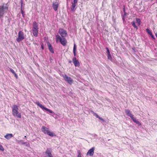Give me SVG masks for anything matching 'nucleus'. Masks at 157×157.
<instances>
[{
    "instance_id": "f257e3e1",
    "label": "nucleus",
    "mask_w": 157,
    "mask_h": 157,
    "mask_svg": "<svg viewBox=\"0 0 157 157\" xmlns=\"http://www.w3.org/2000/svg\"><path fill=\"white\" fill-rule=\"evenodd\" d=\"M8 9V6L7 4L3 3L0 5V19L2 18Z\"/></svg>"
},
{
    "instance_id": "f03ea898",
    "label": "nucleus",
    "mask_w": 157,
    "mask_h": 157,
    "mask_svg": "<svg viewBox=\"0 0 157 157\" xmlns=\"http://www.w3.org/2000/svg\"><path fill=\"white\" fill-rule=\"evenodd\" d=\"M18 106L17 105H13L12 107V114L15 117L21 118V113L18 112Z\"/></svg>"
},
{
    "instance_id": "7ed1b4c3",
    "label": "nucleus",
    "mask_w": 157,
    "mask_h": 157,
    "mask_svg": "<svg viewBox=\"0 0 157 157\" xmlns=\"http://www.w3.org/2000/svg\"><path fill=\"white\" fill-rule=\"evenodd\" d=\"M56 40L57 43L60 42L63 46L66 45L67 41L64 37L61 38L59 35H57L56 36Z\"/></svg>"
},
{
    "instance_id": "20e7f679",
    "label": "nucleus",
    "mask_w": 157,
    "mask_h": 157,
    "mask_svg": "<svg viewBox=\"0 0 157 157\" xmlns=\"http://www.w3.org/2000/svg\"><path fill=\"white\" fill-rule=\"evenodd\" d=\"M24 38L25 37L23 32L21 31H20L18 33V37L16 39L17 41L18 42H19L24 39Z\"/></svg>"
},
{
    "instance_id": "39448f33",
    "label": "nucleus",
    "mask_w": 157,
    "mask_h": 157,
    "mask_svg": "<svg viewBox=\"0 0 157 157\" xmlns=\"http://www.w3.org/2000/svg\"><path fill=\"white\" fill-rule=\"evenodd\" d=\"M64 79L70 84H71L73 82V79L70 77H68L67 75L64 74L63 75Z\"/></svg>"
},
{
    "instance_id": "423d86ee",
    "label": "nucleus",
    "mask_w": 157,
    "mask_h": 157,
    "mask_svg": "<svg viewBox=\"0 0 157 157\" xmlns=\"http://www.w3.org/2000/svg\"><path fill=\"white\" fill-rule=\"evenodd\" d=\"M52 150L51 148H47L45 151V157H53L52 154Z\"/></svg>"
},
{
    "instance_id": "0eeeda50",
    "label": "nucleus",
    "mask_w": 157,
    "mask_h": 157,
    "mask_svg": "<svg viewBox=\"0 0 157 157\" xmlns=\"http://www.w3.org/2000/svg\"><path fill=\"white\" fill-rule=\"evenodd\" d=\"M59 33L62 37H65L67 35V31L63 29H59Z\"/></svg>"
},
{
    "instance_id": "6e6552de",
    "label": "nucleus",
    "mask_w": 157,
    "mask_h": 157,
    "mask_svg": "<svg viewBox=\"0 0 157 157\" xmlns=\"http://www.w3.org/2000/svg\"><path fill=\"white\" fill-rule=\"evenodd\" d=\"M36 104L37 105H38L40 108H41L42 109L48 111L49 113H53L52 111L43 106L42 105L40 104L39 101L36 102Z\"/></svg>"
},
{
    "instance_id": "1a4fd4ad",
    "label": "nucleus",
    "mask_w": 157,
    "mask_h": 157,
    "mask_svg": "<svg viewBox=\"0 0 157 157\" xmlns=\"http://www.w3.org/2000/svg\"><path fill=\"white\" fill-rule=\"evenodd\" d=\"M94 147H93L90 149L86 153V155L92 156L94 153Z\"/></svg>"
},
{
    "instance_id": "9d476101",
    "label": "nucleus",
    "mask_w": 157,
    "mask_h": 157,
    "mask_svg": "<svg viewBox=\"0 0 157 157\" xmlns=\"http://www.w3.org/2000/svg\"><path fill=\"white\" fill-rule=\"evenodd\" d=\"M72 60L75 67H77L79 66L80 63L78 61L77 59L75 57H74L73 58Z\"/></svg>"
},
{
    "instance_id": "9b49d317",
    "label": "nucleus",
    "mask_w": 157,
    "mask_h": 157,
    "mask_svg": "<svg viewBox=\"0 0 157 157\" xmlns=\"http://www.w3.org/2000/svg\"><path fill=\"white\" fill-rule=\"evenodd\" d=\"M59 6V4L57 2H53L52 4V7L54 10L55 11L57 10Z\"/></svg>"
},
{
    "instance_id": "f8f14e48",
    "label": "nucleus",
    "mask_w": 157,
    "mask_h": 157,
    "mask_svg": "<svg viewBox=\"0 0 157 157\" xmlns=\"http://www.w3.org/2000/svg\"><path fill=\"white\" fill-rule=\"evenodd\" d=\"M32 31L33 36L37 37L38 36V29L32 28Z\"/></svg>"
},
{
    "instance_id": "ddd939ff",
    "label": "nucleus",
    "mask_w": 157,
    "mask_h": 157,
    "mask_svg": "<svg viewBox=\"0 0 157 157\" xmlns=\"http://www.w3.org/2000/svg\"><path fill=\"white\" fill-rule=\"evenodd\" d=\"M106 50L107 52V54L108 59L111 61L112 60V57L110 54L109 50L108 48H106Z\"/></svg>"
},
{
    "instance_id": "4468645a",
    "label": "nucleus",
    "mask_w": 157,
    "mask_h": 157,
    "mask_svg": "<svg viewBox=\"0 0 157 157\" xmlns=\"http://www.w3.org/2000/svg\"><path fill=\"white\" fill-rule=\"evenodd\" d=\"M125 112L126 114L131 118L133 116L131 111L128 109H126L125 110Z\"/></svg>"
},
{
    "instance_id": "2eb2a0df",
    "label": "nucleus",
    "mask_w": 157,
    "mask_h": 157,
    "mask_svg": "<svg viewBox=\"0 0 157 157\" xmlns=\"http://www.w3.org/2000/svg\"><path fill=\"white\" fill-rule=\"evenodd\" d=\"M49 129L45 126H43L41 128V131L44 133H47Z\"/></svg>"
},
{
    "instance_id": "dca6fc26",
    "label": "nucleus",
    "mask_w": 157,
    "mask_h": 157,
    "mask_svg": "<svg viewBox=\"0 0 157 157\" xmlns=\"http://www.w3.org/2000/svg\"><path fill=\"white\" fill-rule=\"evenodd\" d=\"M48 46L49 49L51 53H54L53 48L51 44L49 43H48Z\"/></svg>"
},
{
    "instance_id": "f3484780",
    "label": "nucleus",
    "mask_w": 157,
    "mask_h": 157,
    "mask_svg": "<svg viewBox=\"0 0 157 157\" xmlns=\"http://www.w3.org/2000/svg\"><path fill=\"white\" fill-rule=\"evenodd\" d=\"M131 118L134 122L136 123V124H138L139 125H141V124L140 122L138 121L135 117H134L133 116Z\"/></svg>"
},
{
    "instance_id": "a211bd4d",
    "label": "nucleus",
    "mask_w": 157,
    "mask_h": 157,
    "mask_svg": "<svg viewBox=\"0 0 157 157\" xmlns=\"http://www.w3.org/2000/svg\"><path fill=\"white\" fill-rule=\"evenodd\" d=\"M13 134L11 133H8L6 134L5 136V137L7 139H9L13 136Z\"/></svg>"
},
{
    "instance_id": "6ab92c4d",
    "label": "nucleus",
    "mask_w": 157,
    "mask_h": 157,
    "mask_svg": "<svg viewBox=\"0 0 157 157\" xmlns=\"http://www.w3.org/2000/svg\"><path fill=\"white\" fill-rule=\"evenodd\" d=\"M32 28L38 29V24L36 21H34L33 22Z\"/></svg>"
},
{
    "instance_id": "aec40b11",
    "label": "nucleus",
    "mask_w": 157,
    "mask_h": 157,
    "mask_svg": "<svg viewBox=\"0 0 157 157\" xmlns=\"http://www.w3.org/2000/svg\"><path fill=\"white\" fill-rule=\"evenodd\" d=\"M47 133L49 136L52 137L56 136V135L53 132H50L49 130H48V131Z\"/></svg>"
},
{
    "instance_id": "412c9836",
    "label": "nucleus",
    "mask_w": 157,
    "mask_h": 157,
    "mask_svg": "<svg viewBox=\"0 0 157 157\" xmlns=\"http://www.w3.org/2000/svg\"><path fill=\"white\" fill-rule=\"evenodd\" d=\"M76 44L75 43H74V44L73 52L74 53V56H75L76 55Z\"/></svg>"
},
{
    "instance_id": "4be33fe9",
    "label": "nucleus",
    "mask_w": 157,
    "mask_h": 157,
    "mask_svg": "<svg viewBox=\"0 0 157 157\" xmlns=\"http://www.w3.org/2000/svg\"><path fill=\"white\" fill-rule=\"evenodd\" d=\"M131 24L132 26L136 29V30H137L138 29V27L136 25L135 22L134 21H133L131 22Z\"/></svg>"
},
{
    "instance_id": "5701e85b",
    "label": "nucleus",
    "mask_w": 157,
    "mask_h": 157,
    "mask_svg": "<svg viewBox=\"0 0 157 157\" xmlns=\"http://www.w3.org/2000/svg\"><path fill=\"white\" fill-rule=\"evenodd\" d=\"M77 4L74 3L73 2L72 3V6L71 7V10L72 11L74 10V9L75 7L76 6Z\"/></svg>"
},
{
    "instance_id": "b1692460",
    "label": "nucleus",
    "mask_w": 157,
    "mask_h": 157,
    "mask_svg": "<svg viewBox=\"0 0 157 157\" xmlns=\"http://www.w3.org/2000/svg\"><path fill=\"white\" fill-rule=\"evenodd\" d=\"M136 23L138 24V26H140L141 24V21L140 18H136Z\"/></svg>"
},
{
    "instance_id": "393cba45",
    "label": "nucleus",
    "mask_w": 157,
    "mask_h": 157,
    "mask_svg": "<svg viewBox=\"0 0 157 157\" xmlns=\"http://www.w3.org/2000/svg\"><path fill=\"white\" fill-rule=\"evenodd\" d=\"M18 143L19 144H25V143H26V142H24L22 140H19Z\"/></svg>"
},
{
    "instance_id": "a878e982",
    "label": "nucleus",
    "mask_w": 157,
    "mask_h": 157,
    "mask_svg": "<svg viewBox=\"0 0 157 157\" xmlns=\"http://www.w3.org/2000/svg\"><path fill=\"white\" fill-rule=\"evenodd\" d=\"M147 32L149 34V35L151 34L152 33L151 32L150 29H146Z\"/></svg>"
},
{
    "instance_id": "bb28decb",
    "label": "nucleus",
    "mask_w": 157,
    "mask_h": 157,
    "mask_svg": "<svg viewBox=\"0 0 157 157\" xmlns=\"http://www.w3.org/2000/svg\"><path fill=\"white\" fill-rule=\"evenodd\" d=\"M10 71L11 72L13 75L16 73L15 71L12 68H10Z\"/></svg>"
},
{
    "instance_id": "cd10ccee",
    "label": "nucleus",
    "mask_w": 157,
    "mask_h": 157,
    "mask_svg": "<svg viewBox=\"0 0 157 157\" xmlns=\"http://www.w3.org/2000/svg\"><path fill=\"white\" fill-rule=\"evenodd\" d=\"M78 157H81V153H80V151H78Z\"/></svg>"
},
{
    "instance_id": "c85d7f7f",
    "label": "nucleus",
    "mask_w": 157,
    "mask_h": 157,
    "mask_svg": "<svg viewBox=\"0 0 157 157\" xmlns=\"http://www.w3.org/2000/svg\"><path fill=\"white\" fill-rule=\"evenodd\" d=\"M23 0H21V8H22V6H23Z\"/></svg>"
},
{
    "instance_id": "c756f323",
    "label": "nucleus",
    "mask_w": 157,
    "mask_h": 157,
    "mask_svg": "<svg viewBox=\"0 0 157 157\" xmlns=\"http://www.w3.org/2000/svg\"><path fill=\"white\" fill-rule=\"evenodd\" d=\"M21 13L22 15V16H23V17H24V12L22 10V8H21Z\"/></svg>"
},
{
    "instance_id": "7c9ffc66",
    "label": "nucleus",
    "mask_w": 157,
    "mask_h": 157,
    "mask_svg": "<svg viewBox=\"0 0 157 157\" xmlns=\"http://www.w3.org/2000/svg\"><path fill=\"white\" fill-rule=\"evenodd\" d=\"M150 35L151 36L152 38H153L154 39H155V37H154V36L153 35L152 33L151 34H150Z\"/></svg>"
},
{
    "instance_id": "2f4dec72",
    "label": "nucleus",
    "mask_w": 157,
    "mask_h": 157,
    "mask_svg": "<svg viewBox=\"0 0 157 157\" xmlns=\"http://www.w3.org/2000/svg\"><path fill=\"white\" fill-rule=\"evenodd\" d=\"M94 115L96 116L97 118H98L99 117V116L96 113H95Z\"/></svg>"
},
{
    "instance_id": "473e14b6",
    "label": "nucleus",
    "mask_w": 157,
    "mask_h": 157,
    "mask_svg": "<svg viewBox=\"0 0 157 157\" xmlns=\"http://www.w3.org/2000/svg\"><path fill=\"white\" fill-rule=\"evenodd\" d=\"M98 118L101 120L102 121H104V120L101 117H99Z\"/></svg>"
},
{
    "instance_id": "72a5a7b5",
    "label": "nucleus",
    "mask_w": 157,
    "mask_h": 157,
    "mask_svg": "<svg viewBox=\"0 0 157 157\" xmlns=\"http://www.w3.org/2000/svg\"><path fill=\"white\" fill-rule=\"evenodd\" d=\"M78 2V0H74L73 2L77 4Z\"/></svg>"
},
{
    "instance_id": "f704fd0d",
    "label": "nucleus",
    "mask_w": 157,
    "mask_h": 157,
    "mask_svg": "<svg viewBox=\"0 0 157 157\" xmlns=\"http://www.w3.org/2000/svg\"><path fill=\"white\" fill-rule=\"evenodd\" d=\"M14 76L16 77V78H18V76L15 73V74H14Z\"/></svg>"
},
{
    "instance_id": "c9c22d12",
    "label": "nucleus",
    "mask_w": 157,
    "mask_h": 157,
    "mask_svg": "<svg viewBox=\"0 0 157 157\" xmlns=\"http://www.w3.org/2000/svg\"><path fill=\"white\" fill-rule=\"evenodd\" d=\"M122 20L124 22L125 21V18H124V16H122Z\"/></svg>"
},
{
    "instance_id": "e433bc0d",
    "label": "nucleus",
    "mask_w": 157,
    "mask_h": 157,
    "mask_svg": "<svg viewBox=\"0 0 157 157\" xmlns=\"http://www.w3.org/2000/svg\"><path fill=\"white\" fill-rule=\"evenodd\" d=\"M91 113H92L94 115V114L95 113L93 110H91Z\"/></svg>"
},
{
    "instance_id": "4c0bfd02",
    "label": "nucleus",
    "mask_w": 157,
    "mask_h": 157,
    "mask_svg": "<svg viewBox=\"0 0 157 157\" xmlns=\"http://www.w3.org/2000/svg\"><path fill=\"white\" fill-rule=\"evenodd\" d=\"M124 14L123 16H124V17H125V16H126L127 15V13L126 12H124Z\"/></svg>"
},
{
    "instance_id": "58836bf2",
    "label": "nucleus",
    "mask_w": 157,
    "mask_h": 157,
    "mask_svg": "<svg viewBox=\"0 0 157 157\" xmlns=\"http://www.w3.org/2000/svg\"><path fill=\"white\" fill-rule=\"evenodd\" d=\"M123 11L124 12H125V7H124V8H123Z\"/></svg>"
},
{
    "instance_id": "ea45409f",
    "label": "nucleus",
    "mask_w": 157,
    "mask_h": 157,
    "mask_svg": "<svg viewBox=\"0 0 157 157\" xmlns=\"http://www.w3.org/2000/svg\"><path fill=\"white\" fill-rule=\"evenodd\" d=\"M25 144H26L25 145H26V146H29V143H27L26 142V143H25Z\"/></svg>"
},
{
    "instance_id": "a19ab883",
    "label": "nucleus",
    "mask_w": 157,
    "mask_h": 157,
    "mask_svg": "<svg viewBox=\"0 0 157 157\" xmlns=\"http://www.w3.org/2000/svg\"><path fill=\"white\" fill-rule=\"evenodd\" d=\"M99 21L101 23H102L103 22V21L101 20H100Z\"/></svg>"
},
{
    "instance_id": "79ce46f5",
    "label": "nucleus",
    "mask_w": 157,
    "mask_h": 157,
    "mask_svg": "<svg viewBox=\"0 0 157 157\" xmlns=\"http://www.w3.org/2000/svg\"><path fill=\"white\" fill-rule=\"evenodd\" d=\"M155 35L157 37V33H155Z\"/></svg>"
},
{
    "instance_id": "37998d69",
    "label": "nucleus",
    "mask_w": 157,
    "mask_h": 157,
    "mask_svg": "<svg viewBox=\"0 0 157 157\" xmlns=\"http://www.w3.org/2000/svg\"><path fill=\"white\" fill-rule=\"evenodd\" d=\"M41 48H42L43 50L44 49V48H43V46L42 45L41 46Z\"/></svg>"
},
{
    "instance_id": "c03bdc74",
    "label": "nucleus",
    "mask_w": 157,
    "mask_h": 157,
    "mask_svg": "<svg viewBox=\"0 0 157 157\" xmlns=\"http://www.w3.org/2000/svg\"><path fill=\"white\" fill-rule=\"evenodd\" d=\"M94 136H97V135L96 134H94Z\"/></svg>"
},
{
    "instance_id": "a18cd8bd",
    "label": "nucleus",
    "mask_w": 157,
    "mask_h": 157,
    "mask_svg": "<svg viewBox=\"0 0 157 157\" xmlns=\"http://www.w3.org/2000/svg\"><path fill=\"white\" fill-rule=\"evenodd\" d=\"M71 60H69V63H71Z\"/></svg>"
},
{
    "instance_id": "49530a36",
    "label": "nucleus",
    "mask_w": 157,
    "mask_h": 157,
    "mask_svg": "<svg viewBox=\"0 0 157 157\" xmlns=\"http://www.w3.org/2000/svg\"><path fill=\"white\" fill-rule=\"evenodd\" d=\"M26 138V136H25V137H24V138Z\"/></svg>"
},
{
    "instance_id": "de8ad7c7",
    "label": "nucleus",
    "mask_w": 157,
    "mask_h": 157,
    "mask_svg": "<svg viewBox=\"0 0 157 157\" xmlns=\"http://www.w3.org/2000/svg\"><path fill=\"white\" fill-rule=\"evenodd\" d=\"M67 2L68 1H69V0H67Z\"/></svg>"
},
{
    "instance_id": "09e8293b",
    "label": "nucleus",
    "mask_w": 157,
    "mask_h": 157,
    "mask_svg": "<svg viewBox=\"0 0 157 157\" xmlns=\"http://www.w3.org/2000/svg\"><path fill=\"white\" fill-rule=\"evenodd\" d=\"M156 2L157 3V0H156Z\"/></svg>"
}]
</instances>
